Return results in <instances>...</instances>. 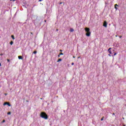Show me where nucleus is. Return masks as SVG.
<instances>
[{"label":"nucleus","instance_id":"1","mask_svg":"<svg viewBox=\"0 0 126 126\" xmlns=\"http://www.w3.org/2000/svg\"><path fill=\"white\" fill-rule=\"evenodd\" d=\"M40 116L42 118V119H44V120H48V115L46 114V113L42 112L40 114Z\"/></svg>","mask_w":126,"mask_h":126},{"label":"nucleus","instance_id":"2","mask_svg":"<svg viewBox=\"0 0 126 126\" xmlns=\"http://www.w3.org/2000/svg\"><path fill=\"white\" fill-rule=\"evenodd\" d=\"M6 105H7V106H8L9 107H10L11 106V105H10V103H9V102H6L3 103V106H5Z\"/></svg>","mask_w":126,"mask_h":126},{"label":"nucleus","instance_id":"3","mask_svg":"<svg viewBox=\"0 0 126 126\" xmlns=\"http://www.w3.org/2000/svg\"><path fill=\"white\" fill-rule=\"evenodd\" d=\"M86 36H87V37H90V36L91 35V32H87L86 33Z\"/></svg>","mask_w":126,"mask_h":126},{"label":"nucleus","instance_id":"4","mask_svg":"<svg viewBox=\"0 0 126 126\" xmlns=\"http://www.w3.org/2000/svg\"><path fill=\"white\" fill-rule=\"evenodd\" d=\"M85 30L86 32H90V29H89L88 28H86L85 29Z\"/></svg>","mask_w":126,"mask_h":126},{"label":"nucleus","instance_id":"5","mask_svg":"<svg viewBox=\"0 0 126 126\" xmlns=\"http://www.w3.org/2000/svg\"><path fill=\"white\" fill-rule=\"evenodd\" d=\"M103 26L104 27H107V22L104 21V23H103Z\"/></svg>","mask_w":126,"mask_h":126},{"label":"nucleus","instance_id":"6","mask_svg":"<svg viewBox=\"0 0 126 126\" xmlns=\"http://www.w3.org/2000/svg\"><path fill=\"white\" fill-rule=\"evenodd\" d=\"M117 6H118V5H117V4H116L115 5V9L117 10H118V7H117Z\"/></svg>","mask_w":126,"mask_h":126},{"label":"nucleus","instance_id":"7","mask_svg":"<svg viewBox=\"0 0 126 126\" xmlns=\"http://www.w3.org/2000/svg\"><path fill=\"white\" fill-rule=\"evenodd\" d=\"M73 31H74V30L73 29L71 28V29H70V32H73Z\"/></svg>","mask_w":126,"mask_h":126},{"label":"nucleus","instance_id":"8","mask_svg":"<svg viewBox=\"0 0 126 126\" xmlns=\"http://www.w3.org/2000/svg\"><path fill=\"white\" fill-rule=\"evenodd\" d=\"M19 60H22V56H18Z\"/></svg>","mask_w":126,"mask_h":126},{"label":"nucleus","instance_id":"9","mask_svg":"<svg viewBox=\"0 0 126 126\" xmlns=\"http://www.w3.org/2000/svg\"><path fill=\"white\" fill-rule=\"evenodd\" d=\"M60 62H62V59H59L58 61H57V63H60Z\"/></svg>","mask_w":126,"mask_h":126},{"label":"nucleus","instance_id":"10","mask_svg":"<svg viewBox=\"0 0 126 126\" xmlns=\"http://www.w3.org/2000/svg\"><path fill=\"white\" fill-rule=\"evenodd\" d=\"M11 38H12V39L13 40H14V36H13V35H11Z\"/></svg>","mask_w":126,"mask_h":126},{"label":"nucleus","instance_id":"11","mask_svg":"<svg viewBox=\"0 0 126 126\" xmlns=\"http://www.w3.org/2000/svg\"><path fill=\"white\" fill-rule=\"evenodd\" d=\"M10 45H13V41H11L10 42Z\"/></svg>","mask_w":126,"mask_h":126},{"label":"nucleus","instance_id":"12","mask_svg":"<svg viewBox=\"0 0 126 126\" xmlns=\"http://www.w3.org/2000/svg\"><path fill=\"white\" fill-rule=\"evenodd\" d=\"M63 55V53H60V56H62V55Z\"/></svg>","mask_w":126,"mask_h":126},{"label":"nucleus","instance_id":"13","mask_svg":"<svg viewBox=\"0 0 126 126\" xmlns=\"http://www.w3.org/2000/svg\"><path fill=\"white\" fill-rule=\"evenodd\" d=\"M108 52H109V54H112V51H111V50L108 51Z\"/></svg>","mask_w":126,"mask_h":126},{"label":"nucleus","instance_id":"14","mask_svg":"<svg viewBox=\"0 0 126 126\" xmlns=\"http://www.w3.org/2000/svg\"><path fill=\"white\" fill-rule=\"evenodd\" d=\"M104 120V117H102L101 119V121H103Z\"/></svg>","mask_w":126,"mask_h":126},{"label":"nucleus","instance_id":"15","mask_svg":"<svg viewBox=\"0 0 126 126\" xmlns=\"http://www.w3.org/2000/svg\"><path fill=\"white\" fill-rule=\"evenodd\" d=\"M33 53H34V54H37V51H34V52H33Z\"/></svg>","mask_w":126,"mask_h":126},{"label":"nucleus","instance_id":"16","mask_svg":"<svg viewBox=\"0 0 126 126\" xmlns=\"http://www.w3.org/2000/svg\"><path fill=\"white\" fill-rule=\"evenodd\" d=\"M10 114H11V113H10V112H8V113H7V115H10Z\"/></svg>","mask_w":126,"mask_h":126},{"label":"nucleus","instance_id":"17","mask_svg":"<svg viewBox=\"0 0 126 126\" xmlns=\"http://www.w3.org/2000/svg\"><path fill=\"white\" fill-rule=\"evenodd\" d=\"M2 123H5V120H3Z\"/></svg>","mask_w":126,"mask_h":126},{"label":"nucleus","instance_id":"18","mask_svg":"<svg viewBox=\"0 0 126 126\" xmlns=\"http://www.w3.org/2000/svg\"><path fill=\"white\" fill-rule=\"evenodd\" d=\"M71 64H72V65H74V63H71Z\"/></svg>","mask_w":126,"mask_h":126},{"label":"nucleus","instance_id":"19","mask_svg":"<svg viewBox=\"0 0 126 126\" xmlns=\"http://www.w3.org/2000/svg\"><path fill=\"white\" fill-rule=\"evenodd\" d=\"M111 49H112V48H109L108 49V51H111V50H110Z\"/></svg>","mask_w":126,"mask_h":126},{"label":"nucleus","instance_id":"20","mask_svg":"<svg viewBox=\"0 0 126 126\" xmlns=\"http://www.w3.org/2000/svg\"><path fill=\"white\" fill-rule=\"evenodd\" d=\"M116 55H117V53H115L114 54V56H116Z\"/></svg>","mask_w":126,"mask_h":126},{"label":"nucleus","instance_id":"21","mask_svg":"<svg viewBox=\"0 0 126 126\" xmlns=\"http://www.w3.org/2000/svg\"><path fill=\"white\" fill-rule=\"evenodd\" d=\"M7 62H8V63H9V59L7 60Z\"/></svg>","mask_w":126,"mask_h":126},{"label":"nucleus","instance_id":"22","mask_svg":"<svg viewBox=\"0 0 126 126\" xmlns=\"http://www.w3.org/2000/svg\"><path fill=\"white\" fill-rule=\"evenodd\" d=\"M13 1H15V0H13Z\"/></svg>","mask_w":126,"mask_h":126},{"label":"nucleus","instance_id":"23","mask_svg":"<svg viewBox=\"0 0 126 126\" xmlns=\"http://www.w3.org/2000/svg\"><path fill=\"white\" fill-rule=\"evenodd\" d=\"M108 56H109V57H111V55L110 54H108Z\"/></svg>","mask_w":126,"mask_h":126},{"label":"nucleus","instance_id":"24","mask_svg":"<svg viewBox=\"0 0 126 126\" xmlns=\"http://www.w3.org/2000/svg\"><path fill=\"white\" fill-rule=\"evenodd\" d=\"M0 66H1V63H0Z\"/></svg>","mask_w":126,"mask_h":126},{"label":"nucleus","instance_id":"25","mask_svg":"<svg viewBox=\"0 0 126 126\" xmlns=\"http://www.w3.org/2000/svg\"><path fill=\"white\" fill-rule=\"evenodd\" d=\"M39 1H42V0H39Z\"/></svg>","mask_w":126,"mask_h":126},{"label":"nucleus","instance_id":"26","mask_svg":"<svg viewBox=\"0 0 126 126\" xmlns=\"http://www.w3.org/2000/svg\"><path fill=\"white\" fill-rule=\"evenodd\" d=\"M122 36H119L120 38H122Z\"/></svg>","mask_w":126,"mask_h":126},{"label":"nucleus","instance_id":"27","mask_svg":"<svg viewBox=\"0 0 126 126\" xmlns=\"http://www.w3.org/2000/svg\"><path fill=\"white\" fill-rule=\"evenodd\" d=\"M60 52H63V50H60Z\"/></svg>","mask_w":126,"mask_h":126},{"label":"nucleus","instance_id":"28","mask_svg":"<svg viewBox=\"0 0 126 126\" xmlns=\"http://www.w3.org/2000/svg\"><path fill=\"white\" fill-rule=\"evenodd\" d=\"M62 2H60V4H62Z\"/></svg>","mask_w":126,"mask_h":126},{"label":"nucleus","instance_id":"29","mask_svg":"<svg viewBox=\"0 0 126 126\" xmlns=\"http://www.w3.org/2000/svg\"><path fill=\"white\" fill-rule=\"evenodd\" d=\"M73 58L74 59L75 58V57L73 56Z\"/></svg>","mask_w":126,"mask_h":126},{"label":"nucleus","instance_id":"30","mask_svg":"<svg viewBox=\"0 0 126 126\" xmlns=\"http://www.w3.org/2000/svg\"><path fill=\"white\" fill-rule=\"evenodd\" d=\"M123 120H125V118H123Z\"/></svg>","mask_w":126,"mask_h":126},{"label":"nucleus","instance_id":"31","mask_svg":"<svg viewBox=\"0 0 126 126\" xmlns=\"http://www.w3.org/2000/svg\"><path fill=\"white\" fill-rule=\"evenodd\" d=\"M115 37H118V35H116Z\"/></svg>","mask_w":126,"mask_h":126},{"label":"nucleus","instance_id":"32","mask_svg":"<svg viewBox=\"0 0 126 126\" xmlns=\"http://www.w3.org/2000/svg\"><path fill=\"white\" fill-rule=\"evenodd\" d=\"M58 57L60 58V55H58Z\"/></svg>","mask_w":126,"mask_h":126},{"label":"nucleus","instance_id":"33","mask_svg":"<svg viewBox=\"0 0 126 126\" xmlns=\"http://www.w3.org/2000/svg\"><path fill=\"white\" fill-rule=\"evenodd\" d=\"M44 21H45V22H46V20H45Z\"/></svg>","mask_w":126,"mask_h":126},{"label":"nucleus","instance_id":"34","mask_svg":"<svg viewBox=\"0 0 126 126\" xmlns=\"http://www.w3.org/2000/svg\"><path fill=\"white\" fill-rule=\"evenodd\" d=\"M78 59H79V57H78Z\"/></svg>","mask_w":126,"mask_h":126},{"label":"nucleus","instance_id":"35","mask_svg":"<svg viewBox=\"0 0 126 126\" xmlns=\"http://www.w3.org/2000/svg\"><path fill=\"white\" fill-rule=\"evenodd\" d=\"M124 126H126V125H124Z\"/></svg>","mask_w":126,"mask_h":126}]
</instances>
